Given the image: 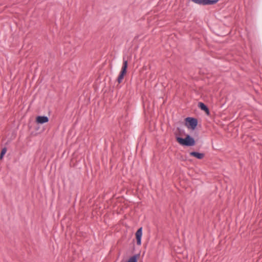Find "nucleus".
I'll return each instance as SVG.
<instances>
[{
	"mask_svg": "<svg viewBox=\"0 0 262 262\" xmlns=\"http://www.w3.org/2000/svg\"><path fill=\"white\" fill-rule=\"evenodd\" d=\"M127 66L128 61L127 60L125 59V57H123V65L121 68V70L117 78V81L119 83H120L122 82L125 75L126 74Z\"/></svg>",
	"mask_w": 262,
	"mask_h": 262,
	"instance_id": "f03ea898",
	"label": "nucleus"
},
{
	"mask_svg": "<svg viewBox=\"0 0 262 262\" xmlns=\"http://www.w3.org/2000/svg\"><path fill=\"white\" fill-rule=\"evenodd\" d=\"M219 0H206V5H212L215 4Z\"/></svg>",
	"mask_w": 262,
	"mask_h": 262,
	"instance_id": "9d476101",
	"label": "nucleus"
},
{
	"mask_svg": "<svg viewBox=\"0 0 262 262\" xmlns=\"http://www.w3.org/2000/svg\"><path fill=\"white\" fill-rule=\"evenodd\" d=\"M193 3L200 5H206V0H191Z\"/></svg>",
	"mask_w": 262,
	"mask_h": 262,
	"instance_id": "1a4fd4ad",
	"label": "nucleus"
},
{
	"mask_svg": "<svg viewBox=\"0 0 262 262\" xmlns=\"http://www.w3.org/2000/svg\"><path fill=\"white\" fill-rule=\"evenodd\" d=\"M177 142L182 146H193L195 144L194 139L190 135L187 134L185 137L183 138L181 136L185 135V131L180 127H177L176 132L174 133Z\"/></svg>",
	"mask_w": 262,
	"mask_h": 262,
	"instance_id": "f257e3e1",
	"label": "nucleus"
},
{
	"mask_svg": "<svg viewBox=\"0 0 262 262\" xmlns=\"http://www.w3.org/2000/svg\"><path fill=\"white\" fill-rule=\"evenodd\" d=\"M7 151V148L4 147L2 149L0 154V159L2 160L4 156L5 155Z\"/></svg>",
	"mask_w": 262,
	"mask_h": 262,
	"instance_id": "9b49d317",
	"label": "nucleus"
},
{
	"mask_svg": "<svg viewBox=\"0 0 262 262\" xmlns=\"http://www.w3.org/2000/svg\"><path fill=\"white\" fill-rule=\"evenodd\" d=\"M49 118L46 116H38L36 118V122L38 124H43L49 121Z\"/></svg>",
	"mask_w": 262,
	"mask_h": 262,
	"instance_id": "39448f33",
	"label": "nucleus"
},
{
	"mask_svg": "<svg viewBox=\"0 0 262 262\" xmlns=\"http://www.w3.org/2000/svg\"><path fill=\"white\" fill-rule=\"evenodd\" d=\"M198 106L201 110L204 111L207 115H209V110L208 106L205 103L202 102H199L198 103Z\"/></svg>",
	"mask_w": 262,
	"mask_h": 262,
	"instance_id": "0eeeda50",
	"label": "nucleus"
},
{
	"mask_svg": "<svg viewBox=\"0 0 262 262\" xmlns=\"http://www.w3.org/2000/svg\"><path fill=\"white\" fill-rule=\"evenodd\" d=\"M189 155L190 156L195 157V158L199 160L203 159L205 157V154L204 153H201L194 151L190 152Z\"/></svg>",
	"mask_w": 262,
	"mask_h": 262,
	"instance_id": "423d86ee",
	"label": "nucleus"
},
{
	"mask_svg": "<svg viewBox=\"0 0 262 262\" xmlns=\"http://www.w3.org/2000/svg\"><path fill=\"white\" fill-rule=\"evenodd\" d=\"M139 256V254H135L131 256L126 262H138V259Z\"/></svg>",
	"mask_w": 262,
	"mask_h": 262,
	"instance_id": "6e6552de",
	"label": "nucleus"
},
{
	"mask_svg": "<svg viewBox=\"0 0 262 262\" xmlns=\"http://www.w3.org/2000/svg\"><path fill=\"white\" fill-rule=\"evenodd\" d=\"M136 238L137 239V244L138 245H141V238L142 236V227L139 228L135 234Z\"/></svg>",
	"mask_w": 262,
	"mask_h": 262,
	"instance_id": "20e7f679",
	"label": "nucleus"
},
{
	"mask_svg": "<svg viewBox=\"0 0 262 262\" xmlns=\"http://www.w3.org/2000/svg\"><path fill=\"white\" fill-rule=\"evenodd\" d=\"M185 124L188 128L194 130L198 125V121L195 118L188 117L185 119Z\"/></svg>",
	"mask_w": 262,
	"mask_h": 262,
	"instance_id": "7ed1b4c3",
	"label": "nucleus"
}]
</instances>
